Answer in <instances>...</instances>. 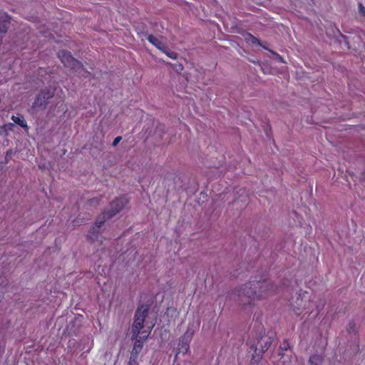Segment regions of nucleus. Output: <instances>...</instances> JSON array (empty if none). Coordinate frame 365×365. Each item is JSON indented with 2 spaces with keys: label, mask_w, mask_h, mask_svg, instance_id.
Masks as SVG:
<instances>
[{
  "label": "nucleus",
  "mask_w": 365,
  "mask_h": 365,
  "mask_svg": "<svg viewBox=\"0 0 365 365\" xmlns=\"http://www.w3.org/2000/svg\"><path fill=\"white\" fill-rule=\"evenodd\" d=\"M277 288L270 283L269 280L263 279L259 281H250L246 283L240 290V297H246L247 301H242L245 304H252L255 299L266 298L277 291Z\"/></svg>",
  "instance_id": "1"
},
{
  "label": "nucleus",
  "mask_w": 365,
  "mask_h": 365,
  "mask_svg": "<svg viewBox=\"0 0 365 365\" xmlns=\"http://www.w3.org/2000/svg\"><path fill=\"white\" fill-rule=\"evenodd\" d=\"M148 307L140 305L136 310L134 322L132 325L133 339L138 338L140 334V330L144 327V322L148 312Z\"/></svg>",
  "instance_id": "2"
},
{
  "label": "nucleus",
  "mask_w": 365,
  "mask_h": 365,
  "mask_svg": "<svg viewBox=\"0 0 365 365\" xmlns=\"http://www.w3.org/2000/svg\"><path fill=\"white\" fill-rule=\"evenodd\" d=\"M58 56L64 66L69 68L71 70L78 71L82 67L81 63L73 58L68 51L64 50L59 51Z\"/></svg>",
  "instance_id": "3"
},
{
  "label": "nucleus",
  "mask_w": 365,
  "mask_h": 365,
  "mask_svg": "<svg viewBox=\"0 0 365 365\" xmlns=\"http://www.w3.org/2000/svg\"><path fill=\"white\" fill-rule=\"evenodd\" d=\"M54 96V91L50 88H45L41 91L33 103V108L42 107L45 108L48 103V101Z\"/></svg>",
  "instance_id": "4"
},
{
  "label": "nucleus",
  "mask_w": 365,
  "mask_h": 365,
  "mask_svg": "<svg viewBox=\"0 0 365 365\" xmlns=\"http://www.w3.org/2000/svg\"><path fill=\"white\" fill-rule=\"evenodd\" d=\"M127 200L125 197H118L110 203V209L108 210L110 214L108 217H112L118 213L126 205Z\"/></svg>",
  "instance_id": "5"
},
{
  "label": "nucleus",
  "mask_w": 365,
  "mask_h": 365,
  "mask_svg": "<svg viewBox=\"0 0 365 365\" xmlns=\"http://www.w3.org/2000/svg\"><path fill=\"white\" fill-rule=\"evenodd\" d=\"M109 214L110 212L108 211L103 212L101 215L98 216L94 225L97 227V228H101L104 225L106 220L110 218L108 217Z\"/></svg>",
  "instance_id": "6"
},
{
  "label": "nucleus",
  "mask_w": 365,
  "mask_h": 365,
  "mask_svg": "<svg viewBox=\"0 0 365 365\" xmlns=\"http://www.w3.org/2000/svg\"><path fill=\"white\" fill-rule=\"evenodd\" d=\"M11 119L14 121V123L19 125L21 128L26 130L29 129L27 123L22 115H19L18 116L12 115Z\"/></svg>",
  "instance_id": "7"
},
{
  "label": "nucleus",
  "mask_w": 365,
  "mask_h": 365,
  "mask_svg": "<svg viewBox=\"0 0 365 365\" xmlns=\"http://www.w3.org/2000/svg\"><path fill=\"white\" fill-rule=\"evenodd\" d=\"M100 228L93 225L88 231V237L91 241H98L99 240Z\"/></svg>",
  "instance_id": "8"
},
{
  "label": "nucleus",
  "mask_w": 365,
  "mask_h": 365,
  "mask_svg": "<svg viewBox=\"0 0 365 365\" xmlns=\"http://www.w3.org/2000/svg\"><path fill=\"white\" fill-rule=\"evenodd\" d=\"M192 333L189 334L188 331L185 332L184 336L181 338L180 344L182 345V348L184 349L185 352H186L189 349V342L190 339L192 338Z\"/></svg>",
  "instance_id": "9"
},
{
  "label": "nucleus",
  "mask_w": 365,
  "mask_h": 365,
  "mask_svg": "<svg viewBox=\"0 0 365 365\" xmlns=\"http://www.w3.org/2000/svg\"><path fill=\"white\" fill-rule=\"evenodd\" d=\"M323 356L319 354H314L309 357V362L310 365H321L323 362Z\"/></svg>",
  "instance_id": "10"
},
{
  "label": "nucleus",
  "mask_w": 365,
  "mask_h": 365,
  "mask_svg": "<svg viewBox=\"0 0 365 365\" xmlns=\"http://www.w3.org/2000/svg\"><path fill=\"white\" fill-rule=\"evenodd\" d=\"M135 339H136V340L134 343V345H133V347L132 349L130 354L138 356V354L140 352V351L143 349V342L140 339H138L137 338H135Z\"/></svg>",
  "instance_id": "11"
},
{
  "label": "nucleus",
  "mask_w": 365,
  "mask_h": 365,
  "mask_svg": "<svg viewBox=\"0 0 365 365\" xmlns=\"http://www.w3.org/2000/svg\"><path fill=\"white\" fill-rule=\"evenodd\" d=\"M257 348H255V354L252 355V359H251V364L252 365H257L259 361L261 360L262 357V354L260 351L259 353L257 354Z\"/></svg>",
  "instance_id": "12"
},
{
  "label": "nucleus",
  "mask_w": 365,
  "mask_h": 365,
  "mask_svg": "<svg viewBox=\"0 0 365 365\" xmlns=\"http://www.w3.org/2000/svg\"><path fill=\"white\" fill-rule=\"evenodd\" d=\"M262 341L263 344H262V350L260 351V352L262 354H264L269 348L272 343V341L270 338H268L266 340L262 339Z\"/></svg>",
  "instance_id": "13"
},
{
  "label": "nucleus",
  "mask_w": 365,
  "mask_h": 365,
  "mask_svg": "<svg viewBox=\"0 0 365 365\" xmlns=\"http://www.w3.org/2000/svg\"><path fill=\"white\" fill-rule=\"evenodd\" d=\"M162 52L165 53L169 58L172 59H176L178 58V54L175 51H170L168 47L167 49H164Z\"/></svg>",
  "instance_id": "14"
},
{
  "label": "nucleus",
  "mask_w": 365,
  "mask_h": 365,
  "mask_svg": "<svg viewBox=\"0 0 365 365\" xmlns=\"http://www.w3.org/2000/svg\"><path fill=\"white\" fill-rule=\"evenodd\" d=\"M147 40L153 46H155L160 41V40L153 34L148 35Z\"/></svg>",
  "instance_id": "15"
},
{
  "label": "nucleus",
  "mask_w": 365,
  "mask_h": 365,
  "mask_svg": "<svg viewBox=\"0 0 365 365\" xmlns=\"http://www.w3.org/2000/svg\"><path fill=\"white\" fill-rule=\"evenodd\" d=\"M13 127H14V123H6V124L1 125V127H0V129L6 130V133H9V131L13 130Z\"/></svg>",
  "instance_id": "16"
},
{
  "label": "nucleus",
  "mask_w": 365,
  "mask_h": 365,
  "mask_svg": "<svg viewBox=\"0 0 365 365\" xmlns=\"http://www.w3.org/2000/svg\"><path fill=\"white\" fill-rule=\"evenodd\" d=\"M138 355L130 354L128 365H138Z\"/></svg>",
  "instance_id": "17"
},
{
  "label": "nucleus",
  "mask_w": 365,
  "mask_h": 365,
  "mask_svg": "<svg viewBox=\"0 0 365 365\" xmlns=\"http://www.w3.org/2000/svg\"><path fill=\"white\" fill-rule=\"evenodd\" d=\"M359 11L360 14L363 16H365V7L363 6L362 3H359L358 4Z\"/></svg>",
  "instance_id": "18"
},
{
  "label": "nucleus",
  "mask_w": 365,
  "mask_h": 365,
  "mask_svg": "<svg viewBox=\"0 0 365 365\" xmlns=\"http://www.w3.org/2000/svg\"><path fill=\"white\" fill-rule=\"evenodd\" d=\"M155 46L161 51H163L164 49H167V46L164 45L160 41Z\"/></svg>",
  "instance_id": "19"
},
{
  "label": "nucleus",
  "mask_w": 365,
  "mask_h": 365,
  "mask_svg": "<svg viewBox=\"0 0 365 365\" xmlns=\"http://www.w3.org/2000/svg\"><path fill=\"white\" fill-rule=\"evenodd\" d=\"M280 349L283 351H287L289 349V345L287 341H284L280 346Z\"/></svg>",
  "instance_id": "20"
},
{
  "label": "nucleus",
  "mask_w": 365,
  "mask_h": 365,
  "mask_svg": "<svg viewBox=\"0 0 365 365\" xmlns=\"http://www.w3.org/2000/svg\"><path fill=\"white\" fill-rule=\"evenodd\" d=\"M121 140H122V137H121V136H118V137H116V138L114 139L113 142V146H116V145L119 143V142H120Z\"/></svg>",
  "instance_id": "21"
},
{
  "label": "nucleus",
  "mask_w": 365,
  "mask_h": 365,
  "mask_svg": "<svg viewBox=\"0 0 365 365\" xmlns=\"http://www.w3.org/2000/svg\"><path fill=\"white\" fill-rule=\"evenodd\" d=\"M250 36H251V38L252 39V42L253 43H259V40L256 37L253 36L251 34H250Z\"/></svg>",
  "instance_id": "22"
},
{
  "label": "nucleus",
  "mask_w": 365,
  "mask_h": 365,
  "mask_svg": "<svg viewBox=\"0 0 365 365\" xmlns=\"http://www.w3.org/2000/svg\"><path fill=\"white\" fill-rule=\"evenodd\" d=\"M0 135H8L9 133H6V130L0 129Z\"/></svg>",
  "instance_id": "23"
},
{
  "label": "nucleus",
  "mask_w": 365,
  "mask_h": 365,
  "mask_svg": "<svg viewBox=\"0 0 365 365\" xmlns=\"http://www.w3.org/2000/svg\"><path fill=\"white\" fill-rule=\"evenodd\" d=\"M354 324L353 322H350L349 324V330L352 329L354 328Z\"/></svg>",
  "instance_id": "24"
},
{
  "label": "nucleus",
  "mask_w": 365,
  "mask_h": 365,
  "mask_svg": "<svg viewBox=\"0 0 365 365\" xmlns=\"http://www.w3.org/2000/svg\"><path fill=\"white\" fill-rule=\"evenodd\" d=\"M148 334H150V332H148V334H144L143 336H139V337L145 339H147Z\"/></svg>",
  "instance_id": "25"
},
{
  "label": "nucleus",
  "mask_w": 365,
  "mask_h": 365,
  "mask_svg": "<svg viewBox=\"0 0 365 365\" xmlns=\"http://www.w3.org/2000/svg\"><path fill=\"white\" fill-rule=\"evenodd\" d=\"M302 309H305V305H302V304H298Z\"/></svg>",
  "instance_id": "26"
},
{
  "label": "nucleus",
  "mask_w": 365,
  "mask_h": 365,
  "mask_svg": "<svg viewBox=\"0 0 365 365\" xmlns=\"http://www.w3.org/2000/svg\"><path fill=\"white\" fill-rule=\"evenodd\" d=\"M279 56V61H281L282 62H283L282 58L280 56Z\"/></svg>",
  "instance_id": "27"
},
{
  "label": "nucleus",
  "mask_w": 365,
  "mask_h": 365,
  "mask_svg": "<svg viewBox=\"0 0 365 365\" xmlns=\"http://www.w3.org/2000/svg\"><path fill=\"white\" fill-rule=\"evenodd\" d=\"M296 314H297V315H299V314H301V312H296Z\"/></svg>",
  "instance_id": "28"
},
{
  "label": "nucleus",
  "mask_w": 365,
  "mask_h": 365,
  "mask_svg": "<svg viewBox=\"0 0 365 365\" xmlns=\"http://www.w3.org/2000/svg\"><path fill=\"white\" fill-rule=\"evenodd\" d=\"M297 311L298 310L300 311L302 309L300 307H297Z\"/></svg>",
  "instance_id": "29"
},
{
  "label": "nucleus",
  "mask_w": 365,
  "mask_h": 365,
  "mask_svg": "<svg viewBox=\"0 0 365 365\" xmlns=\"http://www.w3.org/2000/svg\"><path fill=\"white\" fill-rule=\"evenodd\" d=\"M10 151L6 152V155H8Z\"/></svg>",
  "instance_id": "30"
}]
</instances>
